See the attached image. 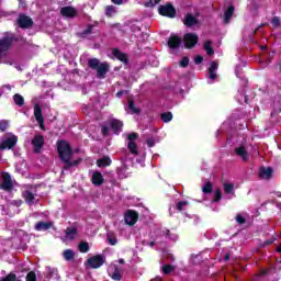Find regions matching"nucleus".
<instances>
[{"mask_svg": "<svg viewBox=\"0 0 281 281\" xmlns=\"http://www.w3.org/2000/svg\"><path fill=\"white\" fill-rule=\"evenodd\" d=\"M57 150L60 159L66 165V168H71V166H78V164H80V160L71 161V155H74V151L71 150V146H69V143L60 140L57 144Z\"/></svg>", "mask_w": 281, "mask_h": 281, "instance_id": "nucleus-1", "label": "nucleus"}, {"mask_svg": "<svg viewBox=\"0 0 281 281\" xmlns=\"http://www.w3.org/2000/svg\"><path fill=\"white\" fill-rule=\"evenodd\" d=\"M88 65L90 69H94L97 71V78H100L101 80L106 78V74H109V64L100 63L99 59L92 58L88 60Z\"/></svg>", "mask_w": 281, "mask_h": 281, "instance_id": "nucleus-2", "label": "nucleus"}, {"mask_svg": "<svg viewBox=\"0 0 281 281\" xmlns=\"http://www.w3.org/2000/svg\"><path fill=\"white\" fill-rule=\"evenodd\" d=\"M19 41L13 34L0 38V60L8 56L9 49L12 47V43Z\"/></svg>", "mask_w": 281, "mask_h": 281, "instance_id": "nucleus-3", "label": "nucleus"}, {"mask_svg": "<svg viewBox=\"0 0 281 281\" xmlns=\"http://www.w3.org/2000/svg\"><path fill=\"white\" fill-rule=\"evenodd\" d=\"M16 142H19V138L14 135L3 136L0 138V150H12L16 146Z\"/></svg>", "mask_w": 281, "mask_h": 281, "instance_id": "nucleus-4", "label": "nucleus"}, {"mask_svg": "<svg viewBox=\"0 0 281 281\" xmlns=\"http://www.w3.org/2000/svg\"><path fill=\"white\" fill-rule=\"evenodd\" d=\"M40 281H60V274H58V269L46 267L44 276L40 277Z\"/></svg>", "mask_w": 281, "mask_h": 281, "instance_id": "nucleus-5", "label": "nucleus"}, {"mask_svg": "<svg viewBox=\"0 0 281 281\" xmlns=\"http://www.w3.org/2000/svg\"><path fill=\"white\" fill-rule=\"evenodd\" d=\"M12 177L8 172H0V190L10 192L13 188Z\"/></svg>", "mask_w": 281, "mask_h": 281, "instance_id": "nucleus-6", "label": "nucleus"}, {"mask_svg": "<svg viewBox=\"0 0 281 281\" xmlns=\"http://www.w3.org/2000/svg\"><path fill=\"white\" fill-rule=\"evenodd\" d=\"M127 148L131 155L137 156L139 151L137 150V144H135V139H137V133H132L127 135Z\"/></svg>", "mask_w": 281, "mask_h": 281, "instance_id": "nucleus-7", "label": "nucleus"}, {"mask_svg": "<svg viewBox=\"0 0 281 281\" xmlns=\"http://www.w3.org/2000/svg\"><path fill=\"white\" fill-rule=\"evenodd\" d=\"M104 256L102 255H97L93 257H90L88 259V266L91 267V269H100V267H102V265H104Z\"/></svg>", "mask_w": 281, "mask_h": 281, "instance_id": "nucleus-8", "label": "nucleus"}, {"mask_svg": "<svg viewBox=\"0 0 281 281\" xmlns=\"http://www.w3.org/2000/svg\"><path fill=\"white\" fill-rule=\"evenodd\" d=\"M183 43H184V47H187V49H191V47H194V45H196V43H199V36H196V34H194V33H187L183 36Z\"/></svg>", "mask_w": 281, "mask_h": 281, "instance_id": "nucleus-9", "label": "nucleus"}, {"mask_svg": "<svg viewBox=\"0 0 281 281\" xmlns=\"http://www.w3.org/2000/svg\"><path fill=\"white\" fill-rule=\"evenodd\" d=\"M158 12L162 16H169L170 19H173L175 14H177V11L172 4L160 5L158 8Z\"/></svg>", "mask_w": 281, "mask_h": 281, "instance_id": "nucleus-10", "label": "nucleus"}, {"mask_svg": "<svg viewBox=\"0 0 281 281\" xmlns=\"http://www.w3.org/2000/svg\"><path fill=\"white\" fill-rule=\"evenodd\" d=\"M34 117L36 122L40 124V128L42 131H45V119H43V110L38 104H35L34 106Z\"/></svg>", "mask_w": 281, "mask_h": 281, "instance_id": "nucleus-11", "label": "nucleus"}, {"mask_svg": "<svg viewBox=\"0 0 281 281\" xmlns=\"http://www.w3.org/2000/svg\"><path fill=\"white\" fill-rule=\"evenodd\" d=\"M108 273L112 277V280L120 281L122 280V268L116 265H112L108 268Z\"/></svg>", "mask_w": 281, "mask_h": 281, "instance_id": "nucleus-12", "label": "nucleus"}, {"mask_svg": "<svg viewBox=\"0 0 281 281\" xmlns=\"http://www.w3.org/2000/svg\"><path fill=\"white\" fill-rule=\"evenodd\" d=\"M18 25L19 27H22V30H27L29 27H32L34 25V22L31 20L27 15H19L18 18Z\"/></svg>", "mask_w": 281, "mask_h": 281, "instance_id": "nucleus-13", "label": "nucleus"}, {"mask_svg": "<svg viewBox=\"0 0 281 281\" xmlns=\"http://www.w3.org/2000/svg\"><path fill=\"white\" fill-rule=\"evenodd\" d=\"M32 146L34 147V153H41V148H43V144H45V138L43 135H35L31 140Z\"/></svg>", "mask_w": 281, "mask_h": 281, "instance_id": "nucleus-14", "label": "nucleus"}, {"mask_svg": "<svg viewBox=\"0 0 281 281\" xmlns=\"http://www.w3.org/2000/svg\"><path fill=\"white\" fill-rule=\"evenodd\" d=\"M61 16H65L66 19H74L78 16V10L74 7H63L60 9Z\"/></svg>", "mask_w": 281, "mask_h": 281, "instance_id": "nucleus-15", "label": "nucleus"}, {"mask_svg": "<svg viewBox=\"0 0 281 281\" xmlns=\"http://www.w3.org/2000/svg\"><path fill=\"white\" fill-rule=\"evenodd\" d=\"M137 218H139V215L135 211H127L125 213V223L127 225H135V223H137Z\"/></svg>", "mask_w": 281, "mask_h": 281, "instance_id": "nucleus-16", "label": "nucleus"}, {"mask_svg": "<svg viewBox=\"0 0 281 281\" xmlns=\"http://www.w3.org/2000/svg\"><path fill=\"white\" fill-rule=\"evenodd\" d=\"M168 47L170 49H179L181 47V37L171 35L168 40Z\"/></svg>", "mask_w": 281, "mask_h": 281, "instance_id": "nucleus-17", "label": "nucleus"}, {"mask_svg": "<svg viewBox=\"0 0 281 281\" xmlns=\"http://www.w3.org/2000/svg\"><path fill=\"white\" fill-rule=\"evenodd\" d=\"M218 69V64H216V61H213L211 64V67L209 68V85H212V82H214V80H216L217 75H216V70Z\"/></svg>", "mask_w": 281, "mask_h": 281, "instance_id": "nucleus-18", "label": "nucleus"}, {"mask_svg": "<svg viewBox=\"0 0 281 281\" xmlns=\"http://www.w3.org/2000/svg\"><path fill=\"white\" fill-rule=\"evenodd\" d=\"M235 155H237V157H240V159H243V161L249 160V153L247 151V147H245V146H239V147L235 148Z\"/></svg>", "mask_w": 281, "mask_h": 281, "instance_id": "nucleus-19", "label": "nucleus"}, {"mask_svg": "<svg viewBox=\"0 0 281 281\" xmlns=\"http://www.w3.org/2000/svg\"><path fill=\"white\" fill-rule=\"evenodd\" d=\"M125 111L131 115H135V114H138L140 110L139 108L135 106V101H133L132 99H128L127 108L125 109Z\"/></svg>", "mask_w": 281, "mask_h": 281, "instance_id": "nucleus-20", "label": "nucleus"}, {"mask_svg": "<svg viewBox=\"0 0 281 281\" xmlns=\"http://www.w3.org/2000/svg\"><path fill=\"white\" fill-rule=\"evenodd\" d=\"M272 175H273V169H271V167H261L259 170V177L261 179H271Z\"/></svg>", "mask_w": 281, "mask_h": 281, "instance_id": "nucleus-21", "label": "nucleus"}, {"mask_svg": "<svg viewBox=\"0 0 281 281\" xmlns=\"http://www.w3.org/2000/svg\"><path fill=\"white\" fill-rule=\"evenodd\" d=\"M122 126H124L122 121H120V120L111 121V127L114 131L115 135H120V133H122Z\"/></svg>", "mask_w": 281, "mask_h": 281, "instance_id": "nucleus-22", "label": "nucleus"}, {"mask_svg": "<svg viewBox=\"0 0 281 281\" xmlns=\"http://www.w3.org/2000/svg\"><path fill=\"white\" fill-rule=\"evenodd\" d=\"M93 186H102L104 183V177L99 171L92 173Z\"/></svg>", "mask_w": 281, "mask_h": 281, "instance_id": "nucleus-23", "label": "nucleus"}, {"mask_svg": "<svg viewBox=\"0 0 281 281\" xmlns=\"http://www.w3.org/2000/svg\"><path fill=\"white\" fill-rule=\"evenodd\" d=\"M23 196L29 205H34V203H36V195H34V193L31 191H25Z\"/></svg>", "mask_w": 281, "mask_h": 281, "instance_id": "nucleus-24", "label": "nucleus"}, {"mask_svg": "<svg viewBox=\"0 0 281 281\" xmlns=\"http://www.w3.org/2000/svg\"><path fill=\"white\" fill-rule=\"evenodd\" d=\"M78 236V228L69 227L66 229V240H74Z\"/></svg>", "mask_w": 281, "mask_h": 281, "instance_id": "nucleus-25", "label": "nucleus"}, {"mask_svg": "<svg viewBox=\"0 0 281 281\" xmlns=\"http://www.w3.org/2000/svg\"><path fill=\"white\" fill-rule=\"evenodd\" d=\"M52 227V223L49 222H38L35 224V229L36 232H47Z\"/></svg>", "mask_w": 281, "mask_h": 281, "instance_id": "nucleus-26", "label": "nucleus"}, {"mask_svg": "<svg viewBox=\"0 0 281 281\" xmlns=\"http://www.w3.org/2000/svg\"><path fill=\"white\" fill-rule=\"evenodd\" d=\"M112 54L114 56V58H117V60H121V63H127V57H126V54L120 52L117 48H114L112 50Z\"/></svg>", "mask_w": 281, "mask_h": 281, "instance_id": "nucleus-27", "label": "nucleus"}, {"mask_svg": "<svg viewBox=\"0 0 281 281\" xmlns=\"http://www.w3.org/2000/svg\"><path fill=\"white\" fill-rule=\"evenodd\" d=\"M158 233L160 234V236H165V238H169V240H177V238H179L177 234L170 233V231L168 229L158 231Z\"/></svg>", "mask_w": 281, "mask_h": 281, "instance_id": "nucleus-28", "label": "nucleus"}, {"mask_svg": "<svg viewBox=\"0 0 281 281\" xmlns=\"http://www.w3.org/2000/svg\"><path fill=\"white\" fill-rule=\"evenodd\" d=\"M63 258L64 260H66L67 262L74 260V258H76V252L71 249H66L63 252Z\"/></svg>", "mask_w": 281, "mask_h": 281, "instance_id": "nucleus-29", "label": "nucleus"}, {"mask_svg": "<svg viewBox=\"0 0 281 281\" xmlns=\"http://www.w3.org/2000/svg\"><path fill=\"white\" fill-rule=\"evenodd\" d=\"M111 164V158L109 156L102 157L97 160V165L99 168H106Z\"/></svg>", "mask_w": 281, "mask_h": 281, "instance_id": "nucleus-30", "label": "nucleus"}, {"mask_svg": "<svg viewBox=\"0 0 281 281\" xmlns=\"http://www.w3.org/2000/svg\"><path fill=\"white\" fill-rule=\"evenodd\" d=\"M234 15V5H229L224 14V23H229L232 16Z\"/></svg>", "mask_w": 281, "mask_h": 281, "instance_id": "nucleus-31", "label": "nucleus"}, {"mask_svg": "<svg viewBox=\"0 0 281 281\" xmlns=\"http://www.w3.org/2000/svg\"><path fill=\"white\" fill-rule=\"evenodd\" d=\"M184 25L188 27H192V25H196V18L192 14H188L184 19Z\"/></svg>", "mask_w": 281, "mask_h": 281, "instance_id": "nucleus-32", "label": "nucleus"}, {"mask_svg": "<svg viewBox=\"0 0 281 281\" xmlns=\"http://www.w3.org/2000/svg\"><path fill=\"white\" fill-rule=\"evenodd\" d=\"M13 101L16 106H23V104H25V99L19 93L13 95Z\"/></svg>", "mask_w": 281, "mask_h": 281, "instance_id": "nucleus-33", "label": "nucleus"}, {"mask_svg": "<svg viewBox=\"0 0 281 281\" xmlns=\"http://www.w3.org/2000/svg\"><path fill=\"white\" fill-rule=\"evenodd\" d=\"M190 205V203L188 201H180L176 204V210H178L179 212H183V210H186V207H188Z\"/></svg>", "mask_w": 281, "mask_h": 281, "instance_id": "nucleus-34", "label": "nucleus"}, {"mask_svg": "<svg viewBox=\"0 0 281 281\" xmlns=\"http://www.w3.org/2000/svg\"><path fill=\"white\" fill-rule=\"evenodd\" d=\"M204 49H205L207 56H213L214 55V48H212V42H205L204 43Z\"/></svg>", "mask_w": 281, "mask_h": 281, "instance_id": "nucleus-35", "label": "nucleus"}, {"mask_svg": "<svg viewBox=\"0 0 281 281\" xmlns=\"http://www.w3.org/2000/svg\"><path fill=\"white\" fill-rule=\"evenodd\" d=\"M117 12L114 5H108L105 7V14L106 16H114V14Z\"/></svg>", "mask_w": 281, "mask_h": 281, "instance_id": "nucleus-36", "label": "nucleus"}, {"mask_svg": "<svg viewBox=\"0 0 281 281\" xmlns=\"http://www.w3.org/2000/svg\"><path fill=\"white\" fill-rule=\"evenodd\" d=\"M160 117H161L162 122H166V123L171 122L172 121V113L171 112H165V113L161 114Z\"/></svg>", "mask_w": 281, "mask_h": 281, "instance_id": "nucleus-37", "label": "nucleus"}, {"mask_svg": "<svg viewBox=\"0 0 281 281\" xmlns=\"http://www.w3.org/2000/svg\"><path fill=\"white\" fill-rule=\"evenodd\" d=\"M224 192H225V194H232V192H234V184L225 183L224 184Z\"/></svg>", "mask_w": 281, "mask_h": 281, "instance_id": "nucleus-38", "label": "nucleus"}, {"mask_svg": "<svg viewBox=\"0 0 281 281\" xmlns=\"http://www.w3.org/2000/svg\"><path fill=\"white\" fill-rule=\"evenodd\" d=\"M79 251H81V254H87L89 251V244L88 243L79 244Z\"/></svg>", "mask_w": 281, "mask_h": 281, "instance_id": "nucleus-39", "label": "nucleus"}, {"mask_svg": "<svg viewBox=\"0 0 281 281\" xmlns=\"http://www.w3.org/2000/svg\"><path fill=\"white\" fill-rule=\"evenodd\" d=\"M202 192H204V194H210L212 192V183L206 182L203 187H202Z\"/></svg>", "mask_w": 281, "mask_h": 281, "instance_id": "nucleus-40", "label": "nucleus"}, {"mask_svg": "<svg viewBox=\"0 0 281 281\" xmlns=\"http://www.w3.org/2000/svg\"><path fill=\"white\" fill-rule=\"evenodd\" d=\"M221 198H222L221 190H216L214 194V199L212 200V203H218V201H221Z\"/></svg>", "mask_w": 281, "mask_h": 281, "instance_id": "nucleus-41", "label": "nucleus"}, {"mask_svg": "<svg viewBox=\"0 0 281 281\" xmlns=\"http://www.w3.org/2000/svg\"><path fill=\"white\" fill-rule=\"evenodd\" d=\"M1 281H16V274L9 273L5 278L1 279Z\"/></svg>", "mask_w": 281, "mask_h": 281, "instance_id": "nucleus-42", "label": "nucleus"}, {"mask_svg": "<svg viewBox=\"0 0 281 281\" xmlns=\"http://www.w3.org/2000/svg\"><path fill=\"white\" fill-rule=\"evenodd\" d=\"M173 269L175 268L172 266H170V265H166V266L162 267V271H164L165 276H168V273L173 271Z\"/></svg>", "mask_w": 281, "mask_h": 281, "instance_id": "nucleus-43", "label": "nucleus"}, {"mask_svg": "<svg viewBox=\"0 0 281 281\" xmlns=\"http://www.w3.org/2000/svg\"><path fill=\"white\" fill-rule=\"evenodd\" d=\"M9 122L8 121H5V120H2V121H0V131H5V128H8V126H9Z\"/></svg>", "mask_w": 281, "mask_h": 281, "instance_id": "nucleus-44", "label": "nucleus"}, {"mask_svg": "<svg viewBox=\"0 0 281 281\" xmlns=\"http://www.w3.org/2000/svg\"><path fill=\"white\" fill-rule=\"evenodd\" d=\"M26 281H36V273L34 272H29L26 276Z\"/></svg>", "mask_w": 281, "mask_h": 281, "instance_id": "nucleus-45", "label": "nucleus"}, {"mask_svg": "<svg viewBox=\"0 0 281 281\" xmlns=\"http://www.w3.org/2000/svg\"><path fill=\"white\" fill-rule=\"evenodd\" d=\"M189 64H190V59L188 57H183L180 60V67H188Z\"/></svg>", "mask_w": 281, "mask_h": 281, "instance_id": "nucleus-46", "label": "nucleus"}, {"mask_svg": "<svg viewBox=\"0 0 281 281\" xmlns=\"http://www.w3.org/2000/svg\"><path fill=\"white\" fill-rule=\"evenodd\" d=\"M108 241H109L111 245H117V238H115V236H113V235H109V236H108Z\"/></svg>", "mask_w": 281, "mask_h": 281, "instance_id": "nucleus-47", "label": "nucleus"}, {"mask_svg": "<svg viewBox=\"0 0 281 281\" xmlns=\"http://www.w3.org/2000/svg\"><path fill=\"white\" fill-rule=\"evenodd\" d=\"M271 24L273 25V27H278V25H280V18L278 16L272 18Z\"/></svg>", "mask_w": 281, "mask_h": 281, "instance_id": "nucleus-48", "label": "nucleus"}, {"mask_svg": "<svg viewBox=\"0 0 281 281\" xmlns=\"http://www.w3.org/2000/svg\"><path fill=\"white\" fill-rule=\"evenodd\" d=\"M236 222L239 223V225H243V223H245V217H243L241 215H237Z\"/></svg>", "mask_w": 281, "mask_h": 281, "instance_id": "nucleus-49", "label": "nucleus"}, {"mask_svg": "<svg viewBox=\"0 0 281 281\" xmlns=\"http://www.w3.org/2000/svg\"><path fill=\"white\" fill-rule=\"evenodd\" d=\"M159 1H161V0H149V2L147 3V7L150 8L153 5H157V3H159Z\"/></svg>", "mask_w": 281, "mask_h": 281, "instance_id": "nucleus-50", "label": "nucleus"}, {"mask_svg": "<svg viewBox=\"0 0 281 281\" xmlns=\"http://www.w3.org/2000/svg\"><path fill=\"white\" fill-rule=\"evenodd\" d=\"M194 63H195V65H201L203 63V57L202 56H196L194 58Z\"/></svg>", "mask_w": 281, "mask_h": 281, "instance_id": "nucleus-51", "label": "nucleus"}, {"mask_svg": "<svg viewBox=\"0 0 281 281\" xmlns=\"http://www.w3.org/2000/svg\"><path fill=\"white\" fill-rule=\"evenodd\" d=\"M147 146L149 148H153V146H155V139H153V138L147 139Z\"/></svg>", "mask_w": 281, "mask_h": 281, "instance_id": "nucleus-52", "label": "nucleus"}, {"mask_svg": "<svg viewBox=\"0 0 281 281\" xmlns=\"http://www.w3.org/2000/svg\"><path fill=\"white\" fill-rule=\"evenodd\" d=\"M102 134H103V135H109V127L103 126V127H102Z\"/></svg>", "mask_w": 281, "mask_h": 281, "instance_id": "nucleus-53", "label": "nucleus"}, {"mask_svg": "<svg viewBox=\"0 0 281 281\" xmlns=\"http://www.w3.org/2000/svg\"><path fill=\"white\" fill-rule=\"evenodd\" d=\"M112 3H115V5H122L124 3L123 0H112Z\"/></svg>", "mask_w": 281, "mask_h": 281, "instance_id": "nucleus-54", "label": "nucleus"}, {"mask_svg": "<svg viewBox=\"0 0 281 281\" xmlns=\"http://www.w3.org/2000/svg\"><path fill=\"white\" fill-rule=\"evenodd\" d=\"M239 69H240L239 67H236V69H235V74H236L237 78H240V70Z\"/></svg>", "mask_w": 281, "mask_h": 281, "instance_id": "nucleus-55", "label": "nucleus"}, {"mask_svg": "<svg viewBox=\"0 0 281 281\" xmlns=\"http://www.w3.org/2000/svg\"><path fill=\"white\" fill-rule=\"evenodd\" d=\"M2 16H8V13H5V11L0 10V19H2Z\"/></svg>", "mask_w": 281, "mask_h": 281, "instance_id": "nucleus-56", "label": "nucleus"}, {"mask_svg": "<svg viewBox=\"0 0 281 281\" xmlns=\"http://www.w3.org/2000/svg\"><path fill=\"white\" fill-rule=\"evenodd\" d=\"M2 89H8V91H10L11 89H12V86H10V85H5V86H3V88Z\"/></svg>", "mask_w": 281, "mask_h": 281, "instance_id": "nucleus-57", "label": "nucleus"}, {"mask_svg": "<svg viewBox=\"0 0 281 281\" xmlns=\"http://www.w3.org/2000/svg\"><path fill=\"white\" fill-rule=\"evenodd\" d=\"M0 63H3L4 65H12V61H10V60H2Z\"/></svg>", "mask_w": 281, "mask_h": 281, "instance_id": "nucleus-58", "label": "nucleus"}, {"mask_svg": "<svg viewBox=\"0 0 281 281\" xmlns=\"http://www.w3.org/2000/svg\"><path fill=\"white\" fill-rule=\"evenodd\" d=\"M15 203V205L19 207V205H21V201H15L14 202Z\"/></svg>", "mask_w": 281, "mask_h": 281, "instance_id": "nucleus-59", "label": "nucleus"}, {"mask_svg": "<svg viewBox=\"0 0 281 281\" xmlns=\"http://www.w3.org/2000/svg\"><path fill=\"white\" fill-rule=\"evenodd\" d=\"M277 251L281 254V245L277 248Z\"/></svg>", "mask_w": 281, "mask_h": 281, "instance_id": "nucleus-60", "label": "nucleus"}, {"mask_svg": "<svg viewBox=\"0 0 281 281\" xmlns=\"http://www.w3.org/2000/svg\"><path fill=\"white\" fill-rule=\"evenodd\" d=\"M122 93H123V92H117V93H116L117 98H122Z\"/></svg>", "mask_w": 281, "mask_h": 281, "instance_id": "nucleus-61", "label": "nucleus"}, {"mask_svg": "<svg viewBox=\"0 0 281 281\" xmlns=\"http://www.w3.org/2000/svg\"><path fill=\"white\" fill-rule=\"evenodd\" d=\"M119 262H120L121 265H124V259H120Z\"/></svg>", "mask_w": 281, "mask_h": 281, "instance_id": "nucleus-62", "label": "nucleus"}, {"mask_svg": "<svg viewBox=\"0 0 281 281\" xmlns=\"http://www.w3.org/2000/svg\"><path fill=\"white\" fill-rule=\"evenodd\" d=\"M155 281H164L161 278H156Z\"/></svg>", "mask_w": 281, "mask_h": 281, "instance_id": "nucleus-63", "label": "nucleus"}, {"mask_svg": "<svg viewBox=\"0 0 281 281\" xmlns=\"http://www.w3.org/2000/svg\"><path fill=\"white\" fill-rule=\"evenodd\" d=\"M244 102L247 104V97H244Z\"/></svg>", "mask_w": 281, "mask_h": 281, "instance_id": "nucleus-64", "label": "nucleus"}]
</instances>
